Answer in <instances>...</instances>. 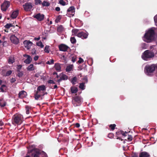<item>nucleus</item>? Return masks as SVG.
Instances as JSON below:
<instances>
[{
	"instance_id": "f257e3e1",
	"label": "nucleus",
	"mask_w": 157,
	"mask_h": 157,
	"mask_svg": "<svg viewBox=\"0 0 157 157\" xmlns=\"http://www.w3.org/2000/svg\"><path fill=\"white\" fill-rule=\"evenodd\" d=\"M155 34V29L151 28L145 33L143 39L144 41L148 43L150 42L154 39Z\"/></svg>"
},
{
	"instance_id": "f03ea898",
	"label": "nucleus",
	"mask_w": 157,
	"mask_h": 157,
	"mask_svg": "<svg viewBox=\"0 0 157 157\" xmlns=\"http://www.w3.org/2000/svg\"><path fill=\"white\" fill-rule=\"evenodd\" d=\"M23 121V116L19 114H16L12 118V123L13 124H21Z\"/></svg>"
},
{
	"instance_id": "7ed1b4c3",
	"label": "nucleus",
	"mask_w": 157,
	"mask_h": 157,
	"mask_svg": "<svg viewBox=\"0 0 157 157\" xmlns=\"http://www.w3.org/2000/svg\"><path fill=\"white\" fill-rule=\"evenodd\" d=\"M155 56V54L152 50H147L143 53L141 57L144 60L147 61L148 59L154 57Z\"/></svg>"
},
{
	"instance_id": "20e7f679",
	"label": "nucleus",
	"mask_w": 157,
	"mask_h": 157,
	"mask_svg": "<svg viewBox=\"0 0 157 157\" xmlns=\"http://www.w3.org/2000/svg\"><path fill=\"white\" fill-rule=\"evenodd\" d=\"M28 153L31 154L32 157H40V155L39 151L36 148H31L30 146L28 148Z\"/></svg>"
},
{
	"instance_id": "39448f33",
	"label": "nucleus",
	"mask_w": 157,
	"mask_h": 157,
	"mask_svg": "<svg viewBox=\"0 0 157 157\" xmlns=\"http://www.w3.org/2000/svg\"><path fill=\"white\" fill-rule=\"evenodd\" d=\"M156 68V65L153 64L151 65L147 66L145 67L146 70V74L148 75L149 73H153L155 71Z\"/></svg>"
},
{
	"instance_id": "423d86ee",
	"label": "nucleus",
	"mask_w": 157,
	"mask_h": 157,
	"mask_svg": "<svg viewBox=\"0 0 157 157\" xmlns=\"http://www.w3.org/2000/svg\"><path fill=\"white\" fill-rule=\"evenodd\" d=\"M73 105L76 107L79 106L81 104V100L80 98L78 96H76L74 98L72 101Z\"/></svg>"
},
{
	"instance_id": "0eeeda50",
	"label": "nucleus",
	"mask_w": 157,
	"mask_h": 157,
	"mask_svg": "<svg viewBox=\"0 0 157 157\" xmlns=\"http://www.w3.org/2000/svg\"><path fill=\"white\" fill-rule=\"evenodd\" d=\"M23 7L24 10L27 12L30 11L33 6L31 3L26 2L23 5Z\"/></svg>"
},
{
	"instance_id": "6e6552de",
	"label": "nucleus",
	"mask_w": 157,
	"mask_h": 157,
	"mask_svg": "<svg viewBox=\"0 0 157 157\" xmlns=\"http://www.w3.org/2000/svg\"><path fill=\"white\" fill-rule=\"evenodd\" d=\"M75 13V8L74 6L70 7L67 10V15L70 17L74 16Z\"/></svg>"
},
{
	"instance_id": "1a4fd4ad",
	"label": "nucleus",
	"mask_w": 157,
	"mask_h": 157,
	"mask_svg": "<svg viewBox=\"0 0 157 157\" xmlns=\"http://www.w3.org/2000/svg\"><path fill=\"white\" fill-rule=\"evenodd\" d=\"M10 5V2L9 1H5L1 6V10L5 11L9 8Z\"/></svg>"
},
{
	"instance_id": "9d476101",
	"label": "nucleus",
	"mask_w": 157,
	"mask_h": 157,
	"mask_svg": "<svg viewBox=\"0 0 157 157\" xmlns=\"http://www.w3.org/2000/svg\"><path fill=\"white\" fill-rule=\"evenodd\" d=\"M59 48L60 51L64 52L67 51L68 49H70L68 46L63 44H62L59 45Z\"/></svg>"
},
{
	"instance_id": "9b49d317",
	"label": "nucleus",
	"mask_w": 157,
	"mask_h": 157,
	"mask_svg": "<svg viewBox=\"0 0 157 157\" xmlns=\"http://www.w3.org/2000/svg\"><path fill=\"white\" fill-rule=\"evenodd\" d=\"M33 17L34 18L37 19L38 21H40L44 19V15L43 14L38 13L35 15H33Z\"/></svg>"
},
{
	"instance_id": "f8f14e48",
	"label": "nucleus",
	"mask_w": 157,
	"mask_h": 157,
	"mask_svg": "<svg viewBox=\"0 0 157 157\" xmlns=\"http://www.w3.org/2000/svg\"><path fill=\"white\" fill-rule=\"evenodd\" d=\"M10 40L12 43L15 44H17L19 43V40L14 35H11L10 37Z\"/></svg>"
},
{
	"instance_id": "ddd939ff",
	"label": "nucleus",
	"mask_w": 157,
	"mask_h": 157,
	"mask_svg": "<svg viewBox=\"0 0 157 157\" xmlns=\"http://www.w3.org/2000/svg\"><path fill=\"white\" fill-rule=\"evenodd\" d=\"M88 35V33L87 32L86 33L82 32L78 33L77 34V36L83 39L87 38Z\"/></svg>"
},
{
	"instance_id": "4468645a",
	"label": "nucleus",
	"mask_w": 157,
	"mask_h": 157,
	"mask_svg": "<svg viewBox=\"0 0 157 157\" xmlns=\"http://www.w3.org/2000/svg\"><path fill=\"white\" fill-rule=\"evenodd\" d=\"M23 44L25 47L28 49L29 50L31 46L33 44V43L30 41L25 40L23 42Z\"/></svg>"
},
{
	"instance_id": "2eb2a0df",
	"label": "nucleus",
	"mask_w": 157,
	"mask_h": 157,
	"mask_svg": "<svg viewBox=\"0 0 157 157\" xmlns=\"http://www.w3.org/2000/svg\"><path fill=\"white\" fill-rule=\"evenodd\" d=\"M46 90V87H45V86L44 85H42L41 86H40L37 87V91H36L39 92V93H40L41 94H43V93H44L43 92H41V91H44L45 90Z\"/></svg>"
},
{
	"instance_id": "dca6fc26",
	"label": "nucleus",
	"mask_w": 157,
	"mask_h": 157,
	"mask_svg": "<svg viewBox=\"0 0 157 157\" xmlns=\"http://www.w3.org/2000/svg\"><path fill=\"white\" fill-rule=\"evenodd\" d=\"M149 153L146 151H143L139 153V157H150Z\"/></svg>"
},
{
	"instance_id": "f3484780",
	"label": "nucleus",
	"mask_w": 157,
	"mask_h": 157,
	"mask_svg": "<svg viewBox=\"0 0 157 157\" xmlns=\"http://www.w3.org/2000/svg\"><path fill=\"white\" fill-rule=\"evenodd\" d=\"M27 95V93L24 90H22L20 91L18 94L19 98H25Z\"/></svg>"
},
{
	"instance_id": "a211bd4d",
	"label": "nucleus",
	"mask_w": 157,
	"mask_h": 157,
	"mask_svg": "<svg viewBox=\"0 0 157 157\" xmlns=\"http://www.w3.org/2000/svg\"><path fill=\"white\" fill-rule=\"evenodd\" d=\"M44 94H45L43 93V94H41L40 93H39V92L36 91L34 95L35 99L36 100H38L39 98H40L41 96H44Z\"/></svg>"
},
{
	"instance_id": "6ab92c4d",
	"label": "nucleus",
	"mask_w": 157,
	"mask_h": 157,
	"mask_svg": "<svg viewBox=\"0 0 157 157\" xmlns=\"http://www.w3.org/2000/svg\"><path fill=\"white\" fill-rule=\"evenodd\" d=\"M25 56H27V58L24 60V62L26 64H29L31 63L32 61V58L28 55H25Z\"/></svg>"
},
{
	"instance_id": "aec40b11",
	"label": "nucleus",
	"mask_w": 157,
	"mask_h": 157,
	"mask_svg": "<svg viewBox=\"0 0 157 157\" xmlns=\"http://www.w3.org/2000/svg\"><path fill=\"white\" fill-rule=\"evenodd\" d=\"M61 64L59 63H56L55 64L54 67L56 70L58 72L61 71Z\"/></svg>"
},
{
	"instance_id": "412c9836",
	"label": "nucleus",
	"mask_w": 157,
	"mask_h": 157,
	"mask_svg": "<svg viewBox=\"0 0 157 157\" xmlns=\"http://www.w3.org/2000/svg\"><path fill=\"white\" fill-rule=\"evenodd\" d=\"M18 14V10H17L13 11L11 15V17L12 18L14 19L16 18Z\"/></svg>"
},
{
	"instance_id": "4be33fe9",
	"label": "nucleus",
	"mask_w": 157,
	"mask_h": 157,
	"mask_svg": "<svg viewBox=\"0 0 157 157\" xmlns=\"http://www.w3.org/2000/svg\"><path fill=\"white\" fill-rule=\"evenodd\" d=\"M125 138L124 140H128V141H131L132 139V137L131 135L126 134L125 136H124Z\"/></svg>"
},
{
	"instance_id": "5701e85b",
	"label": "nucleus",
	"mask_w": 157,
	"mask_h": 157,
	"mask_svg": "<svg viewBox=\"0 0 157 157\" xmlns=\"http://www.w3.org/2000/svg\"><path fill=\"white\" fill-rule=\"evenodd\" d=\"M70 89L72 94L76 93L78 91L77 88L75 86H71Z\"/></svg>"
},
{
	"instance_id": "b1692460",
	"label": "nucleus",
	"mask_w": 157,
	"mask_h": 157,
	"mask_svg": "<svg viewBox=\"0 0 157 157\" xmlns=\"http://www.w3.org/2000/svg\"><path fill=\"white\" fill-rule=\"evenodd\" d=\"M28 71H33L34 70L35 68L34 67L33 64H30L27 68Z\"/></svg>"
},
{
	"instance_id": "393cba45",
	"label": "nucleus",
	"mask_w": 157,
	"mask_h": 157,
	"mask_svg": "<svg viewBox=\"0 0 157 157\" xmlns=\"http://www.w3.org/2000/svg\"><path fill=\"white\" fill-rule=\"evenodd\" d=\"M6 102L2 99H0V106L1 107H4L6 105Z\"/></svg>"
},
{
	"instance_id": "a878e982",
	"label": "nucleus",
	"mask_w": 157,
	"mask_h": 157,
	"mask_svg": "<svg viewBox=\"0 0 157 157\" xmlns=\"http://www.w3.org/2000/svg\"><path fill=\"white\" fill-rule=\"evenodd\" d=\"M64 28L62 25H59L57 28V30L59 32H61L64 31Z\"/></svg>"
},
{
	"instance_id": "bb28decb",
	"label": "nucleus",
	"mask_w": 157,
	"mask_h": 157,
	"mask_svg": "<svg viewBox=\"0 0 157 157\" xmlns=\"http://www.w3.org/2000/svg\"><path fill=\"white\" fill-rule=\"evenodd\" d=\"M85 82H82L80 83L79 86V88L82 90H84L85 88Z\"/></svg>"
},
{
	"instance_id": "cd10ccee",
	"label": "nucleus",
	"mask_w": 157,
	"mask_h": 157,
	"mask_svg": "<svg viewBox=\"0 0 157 157\" xmlns=\"http://www.w3.org/2000/svg\"><path fill=\"white\" fill-rule=\"evenodd\" d=\"M41 4H42L43 6H50V3L47 1H44Z\"/></svg>"
},
{
	"instance_id": "c85d7f7f",
	"label": "nucleus",
	"mask_w": 157,
	"mask_h": 157,
	"mask_svg": "<svg viewBox=\"0 0 157 157\" xmlns=\"http://www.w3.org/2000/svg\"><path fill=\"white\" fill-rule=\"evenodd\" d=\"M72 68V66L70 65L67 66L66 69V71L67 72H69L71 71Z\"/></svg>"
},
{
	"instance_id": "c756f323",
	"label": "nucleus",
	"mask_w": 157,
	"mask_h": 157,
	"mask_svg": "<svg viewBox=\"0 0 157 157\" xmlns=\"http://www.w3.org/2000/svg\"><path fill=\"white\" fill-rule=\"evenodd\" d=\"M79 30L77 29H74L72 30V32L74 35L77 36V34L78 33Z\"/></svg>"
},
{
	"instance_id": "7c9ffc66",
	"label": "nucleus",
	"mask_w": 157,
	"mask_h": 157,
	"mask_svg": "<svg viewBox=\"0 0 157 157\" xmlns=\"http://www.w3.org/2000/svg\"><path fill=\"white\" fill-rule=\"evenodd\" d=\"M26 113L27 114H29L30 113V110H31V107L28 105L25 106Z\"/></svg>"
},
{
	"instance_id": "2f4dec72",
	"label": "nucleus",
	"mask_w": 157,
	"mask_h": 157,
	"mask_svg": "<svg viewBox=\"0 0 157 157\" xmlns=\"http://www.w3.org/2000/svg\"><path fill=\"white\" fill-rule=\"evenodd\" d=\"M60 78L62 80H65L67 79L68 76L65 74H63Z\"/></svg>"
},
{
	"instance_id": "473e14b6",
	"label": "nucleus",
	"mask_w": 157,
	"mask_h": 157,
	"mask_svg": "<svg viewBox=\"0 0 157 157\" xmlns=\"http://www.w3.org/2000/svg\"><path fill=\"white\" fill-rule=\"evenodd\" d=\"M77 80V77L76 76L74 77L71 79V82L73 85H75Z\"/></svg>"
},
{
	"instance_id": "72a5a7b5",
	"label": "nucleus",
	"mask_w": 157,
	"mask_h": 157,
	"mask_svg": "<svg viewBox=\"0 0 157 157\" xmlns=\"http://www.w3.org/2000/svg\"><path fill=\"white\" fill-rule=\"evenodd\" d=\"M36 44L37 46L40 47L41 48H42L44 47V45L41 41L36 42Z\"/></svg>"
},
{
	"instance_id": "f704fd0d",
	"label": "nucleus",
	"mask_w": 157,
	"mask_h": 157,
	"mask_svg": "<svg viewBox=\"0 0 157 157\" xmlns=\"http://www.w3.org/2000/svg\"><path fill=\"white\" fill-rule=\"evenodd\" d=\"M70 41L71 43L74 44L76 43V40L74 37H71L70 38Z\"/></svg>"
},
{
	"instance_id": "c9c22d12",
	"label": "nucleus",
	"mask_w": 157,
	"mask_h": 157,
	"mask_svg": "<svg viewBox=\"0 0 157 157\" xmlns=\"http://www.w3.org/2000/svg\"><path fill=\"white\" fill-rule=\"evenodd\" d=\"M13 26L12 24L7 23L5 26V27L6 28L9 29L10 27H13Z\"/></svg>"
},
{
	"instance_id": "e433bc0d",
	"label": "nucleus",
	"mask_w": 157,
	"mask_h": 157,
	"mask_svg": "<svg viewBox=\"0 0 157 157\" xmlns=\"http://www.w3.org/2000/svg\"><path fill=\"white\" fill-rule=\"evenodd\" d=\"M49 46L48 45H46L44 48V51L46 53H48L49 52Z\"/></svg>"
},
{
	"instance_id": "4c0bfd02",
	"label": "nucleus",
	"mask_w": 157,
	"mask_h": 157,
	"mask_svg": "<svg viewBox=\"0 0 157 157\" xmlns=\"http://www.w3.org/2000/svg\"><path fill=\"white\" fill-rule=\"evenodd\" d=\"M54 63V60L53 59H50L48 61L46 62V63L48 64H53Z\"/></svg>"
},
{
	"instance_id": "58836bf2",
	"label": "nucleus",
	"mask_w": 157,
	"mask_h": 157,
	"mask_svg": "<svg viewBox=\"0 0 157 157\" xmlns=\"http://www.w3.org/2000/svg\"><path fill=\"white\" fill-rule=\"evenodd\" d=\"M116 126V125L115 124H111L109 126V127L111 128V129L112 130H113L115 129Z\"/></svg>"
},
{
	"instance_id": "ea45409f",
	"label": "nucleus",
	"mask_w": 157,
	"mask_h": 157,
	"mask_svg": "<svg viewBox=\"0 0 157 157\" xmlns=\"http://www.w3.org/2000/svg\"><path fill=\"white\" fill-rule=\"evenodd\" d=\"M18 72V74L17 75L18 77H21L23 75V74L22 71H20L19 72Z\"/></svg>"
},
{
	"instance_id": "a19ab883",
	"label": "nucleus",
	"mask_w": 157,
	"mask_h": 157,
	"mask_svg": "<svg viewBox=\"0 0 157 157\" xmlns=\"http://www.w3.org/2000/svg\"><path fill=\"white\" fill-rule=\"evenodd\" d=\"M61 17L62 16L61 15H59L58 16L56 20V22L58 23V22L59 21L61 18Z\"/></svg>"
},
{
	"instance_id": "79ce46f5",
	"label": "nucleus",
	"mask_w": 157,
	"mask_h": 157,
	"mask_svg": "<svg viewBox=\"0 0 157 157\" xmlns=\"http://www.w3.org/2000/svg\"><path fill=\"white\" fill-rule=\"evenodd\" d=\"M35 2V4L37 5L38 4H41L42 3V2L40 0H34Z\"/></svg>"
},
{
	"instance_id": "37998d69",
	"label": "nucleus",
	"mask_w": 157,
	"mask_h": 157,
	"mask_svg": "<svg viewBox=\"0 0 157 157\" xmlns=\"http://www.w3.org/2000/svg\"><path fill=\"white\" fill-rule=\"evenodd\" d=\"M120 134L119 133V132H116V137H117V139H119L120 140H123L121 139V138L119 136L120 135Z\"/></svg>"
},
{
	"instance_id": "c03bdc74",
	"label": "nucleus",
	"mask_w": 157,
	"mask_h": 157,
	"mask_svg": "<svg viewBox=\"0 0 157 157\" xmlns=\"http://www.w3.org/2000/svg\"><path fill=\"white\" fill-rule=\"evenodd\" d=\"M59 3L63 6L66 5V2L63 0H60L59 1Z\"/></svg>"
},
{
	"instance_id": "a18cd8bd",
	"label": "nucleus",
	"mask_w": 157,
	"mask_h": 157,
	"mask_svg": "<svg viewBox=\"0 0 157 157\" xmlns=\"http://www.w3.org/2000/svg\"><path fill=\"white\" fill-rule=\"evenodd\" d=\"M12 73V71L11 70H9L7 71L6 73L5 76H8L10 75Z\"/></svg>"
},
{
	"instance_id": "49530a36",
	"label": "nucleus",
	"mask_w": 157,
	"mask_h": 157,
	"mask_svg": "<svg viewBox=\"0 0 157 157\" xmlns=\"http://www.w3.org/2000/svg\"><path fill=\"white\" fill-rule=\"evenodd\" d=\"M114 135L112 133H110L108 135V137L110 139L112 138L113 137Z\"/></svg>"
},
{
	"instance_id": "de8ad7c7",
	"label": "nucleus",
	"mask_w": 157,
	"mask_h": 157,
	"mask_svg": "<svg viewBox=\"0 0 157 157\" xmlns=\"http://www.w3.org/2000/svg\"><path fill=\"white\" fill-rule=\"evenodd\" d=\"M22 65H20L17 66V72H19L21 71V70L22 68Z\"/></svg>"
},
{
	"instance_id": "09e8293b",
	"label": "nucleus",
	"mask_w": 157,
	"mask_h": 157,
	"mask_svg": "<svg viewBox=\"0 0 157 157\" xmlns=\"http://www.w3.org/2000/svg\"><path fill=\"white\" fill-rule=\"evenodd\" d=\"M79 60L78 61V63H83L84 62L83 60L82 59L81 57H79Z\"/></svg>"
},
{
	"instance_id": "8fccbe9b",
	"label": "nucleus",
	"mask_w": 157,
	"mask_h": 157,
	"mask_svg": "<svg viewBox=\"0 0 157 157\" xmlns=\"http://www.w3.org/2000/svg\"><path fill=\"white\" fill-rule=\"evenodd\" d=\"M83 81H84L83 82H85V83H86L88 82V79H87V78L86 76H85L83 78Z\"/></svg>"
},
{
	"instance_id": "3c124183",
	"label": "nucleus",
	"mask_w": 157,
	"mask_h": 157,
	"mask_svg": "<svg viewBox=\"0 0 157 157\" xmlns=\"http://www.w3.org/2000/svg\"><path fill=\"white\" fill-rule=\"evenodd\" d=\"M36 50L35 48H33L32 49L31 51V53L33 55H35L36 54Z\"/></svg>"
},
{
	"instance_id": "603ef678",
	"label": "nucleus",
	"mask_w": 157,
	"mask_h": 157,
	"mask_svg": "<svg viewBox=\"0 0 157 157\" xmlns=\"http://www.w3.org/2000/svg\"><path fill=\"white\" fill-rule=\"evenodd\" d=\"M119 132L120 134H121L123 136H124L126 135V134H125V133H124V132L123 131H119Z\"/></svg>"
},
{
	"instance_id": "864d4df0",
	"label": "nucleus",
	"mask_w": 157,
	"mask_h": 157,
	"mask_svg": "<svg viewBox=\"0 0 157 157\" xmlns=\"http://www.w3.org/2000/svg\"><path fill=\"white\" fill-rule=\"evenodd\" d=\"M48 83L50 84H55V83L52 80H49L48 81Z\"/></svg>"
},
{
	"instance_id": "5fc2aeb1",
	"label": "nucleus",
	"mask_w": 157,
	"mask_h": 157,
	"mask_svg": "<svg viewBox=\"0 0 157 157\" xmlns=\"http://www.w3.org/2000/svg\"><path fill=\"white\" fill-rule=\"evenodd\" d=\"M16 81V79L14 78H12L10 80V82L13 83Z\"/></svg>"
},
{
	"instance_id": "6e6d98bb",
	"label": "nucleus",
	"mask_w": 157,
	"mask_h": 157,
	"mask_svg": "<svg viewBox=\"0 0 157 157\" xmlns=\"http://www.w3.org/2000/svg\"><path fill=\"white\" fill-rule=\"evenodd\" d=\"M75 126L77 128H78L80 126V124L78 123H76L75 124Z\"/></svg>"
},
{
	"instance_id": "4d7b16f0",
	"label": "nucleus",
	"mask_w": 157,
	"mask_h": 157,
	"mask_svg": "<svg viewBox=\"0 0 157 157\" xmlns=\"http://www.w3.org/2000/svg\"><path fill=\"white\" fill-rule=\"evenodd\" d=\"M76 60V58L75 57H73L72 58V61L73 63L75 62Z\"/></svg>"
},
{
	"instance_id": "13d9d810",
	"label": "nucleus",
	"mask_w": 157,
	"mask_h": 157,
	"mask_svg": "<svg viewBox=\"0 0 157 157\" xmlns=\"http://www.w3.org/2000/svg\"><path fill=\"white\" fill-rule=\"evenodd\" d=\"M39 58V56H35L34 58V60L35 61H37Z\"/></svg>"
},
{
	"instance_id": "bf43d9fd",
	"label": "nucleus",
	"mask_w": 157,
	"mask_h": 157,
	"mask_svg": "<svg viewBox=\"0 0 157 157\" xmlns=\"http://www.w3.org/2000/svg\"><path fill=\"white\" fill-rule=\"evenodd\" d=\"M154 20L155 22H157V14L154 17Z\"/></svg>"
},
{
	"instance_id": "052dcab7",
	"label": "nucleus",
	"mask_w": 157,
	"mask_h": 157,
	"mask_svg": "<svg viewBox=\"0 0 157 157\" xmlns=\"http://www.w3.org/2000/svg\"><path fill=\"white\" fill-rule=\"evenodd\" d=\"M8 62L9 63H13L14 62L13 60L12 59H9L8 60Z\"/></svg>"
},
{
	"instance_id": "680f3d73",
	"label": "nucleus",
	"mask_w": 157,
	"mask_h": 157,
	"mask_svg": "<svg viewBox=\"0 0 157 157\" xmlns=\"http://www.w3.org/2000/svg\"><path fill=\"white\" fill-rule=\"evenodd\" d=\"M55 10L57 11H59L60 10V8L59 7H57L55 8Z\"/></svg>"
},
{
	"instance_id": "e2e57ef3",
	"label": "nucleus",
	"mask_w": 157,
	"mask_h": 157,
	"mask_svg": "<svg viewBox=\"0 0 157 157\" xmlns=\"http://www.w3.org/2000/svg\"><path fill=\"white\" fill-rule=\"evenodd\" d=\"M62 80L61 78H60L59 79H58L57 80V82H58V83H59V85L60 84V82Z\"/></svg>"
},
{
	"instance_id": "0e129e2a",
	"label": "nucleus",
	"mask_w": 157,
	"mask_h": 157,
	"mask_svg": "<svg viewBox=\"0 0 157 157\" xmlns=\"http://www.w3.org/2000/svg\"><path fill=\"white\" fill-rule=\"evenodd\" d=\"M132 157H138V155L136 154H135L133 155Z\"/></svg>"
},
{
	"instance_id": "69168bd1",
	"label": "nucleus",
	"mask_w": 157,
	"mask_h": 157,
	"mask_svg": "<svg viewBox=\"0 0 157 157\" xmlns=\"http://www.w3.org/2000/svg\"><path fill=\"white\" fill-rule=\"evenodd\" d=\"M40 75V74L38 73H37L35 75V76L36 77H38Z\"/></svg>"
},
{
	"instance_id": "338daca9",
	"label": "nucleus",
	"mask_w": 157,
	"mask_h": 157,
	"mask_svg": "<svg viewBox=\"0 0 157 157\" xmlns=\"http://www.w3.org/2000/svg\"><path fill=\"white\" fill-rule=\"evenodd\" d=\"M4 123L2 121H0V126H2L3 125Z\"/></svg>"
},
{
	"instance_id": "774afa93",
	"label": "nucleus",
	"mask_w": 157,
	"mask_h": 157,
	"mask_svg": "<svg viewBox=\"0 0 157 157\" xmlns=\"http://www.w3.org/2000/svg\"><path fill=\"white\" fill-rule=\"evenodd\" d=\"M40 39V37H39L38 38H36V37L35 38H34V40H38Z\"/></svg>"
}]
</instances>
